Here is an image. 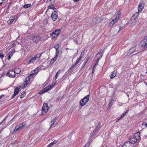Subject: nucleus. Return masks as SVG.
<instances>
[{
    "mask_svg": "<svg viewBox=\"0 0 147 147\" xmlns=\"http://www.w3.org/2000/svg\"><path fill=\"white\" fill-rule=\"evenodd\" d=\"M140 133L139 132H136L134 134L133 137L130 138V141L128 142L133 145L140 139Z\"/></svg>",
    "mask_w": 147,
    "mask_h": 147,
    "instance_id": "nucleus-1",
    "label": "nucleus"
},
{
    "mask_svg": "<svg viewBox=\"0 0 147 147\" xmlns=\"http://www.w3.org/2000/svg\"><path fill=\"white\" fill-rule=\"evenodd\" d=\"M61 32V30L58 29L55 30L54 31L50 34V36L52 39H54L59 35Z\"/></svg>",
    "mask_w": 147,
    "mask_h": 147,
    "instance_id": "nucleus-2",
    "label": "nucleus"
},
{
    "mask_svg": "<svg viewBox=\"0 0 147 147\" xmlns=\"http://www.w3.org/2000/svg\"><path fill=\"white\" fill-rule=\"evenodd\" d=\"M90 96L87 95L84 97L80 101V104L81 106H83L86 105L89 100Z\"/></svg>",
    "mask_w": 147,
    "mask_h": 147,
    "instance_id": "nucleus-3",
    "label": "nucleus"
},
{
    "mask_svg": "<svg viewBox=\"0 0 147 147\" xmlns=\"http://www.w3.org/2000/svg\"><path fill=\"white\" fill-rule=\"evenodd\" d=\"M140 43L142 48L144 49L147 48V36L145 37L141 40Z\"/></svg>",
    "mask_w": 147,
    "mask_h": 147,
    "instance_id": "nucleus-4",
    "label": "nucleus"
},
{
    "mask_svg": "<svg viewBox=\"0 0 147 147\" xmlns=\"http://www.w3.org/2000/svg\"><path fill=\"white\" fill-rule=\"evenodd\" d=\"M25 124L24 122H23L20 125H17L15 127L13 131L15 132H17L20 131L24 127Z\"/></svg>",
    "mask_w": 147,
    "mask_h": 147,
    "instance_id": "nucleus-5",
    "label": "nucleus"
},
{
    "mask_svg": "<svg viewBox=\"0 0 147 147\" xmlns=\"http://www.w3.org/2000/svg\"><path fill=\"white\" fill-rule=\"evenodd\" d=\"M48 108L49 107L47 104V103H44L43 104L42 109V115H45L47 112Z\"/></svg>",
    "mask_w": 147,
    "mask_h": 147,
    "instance_id": "nucleus-6",
    "label": "nucleus"
},
{
    "mask_svg": "<svg viewBox=\"0 0 147 147\" xmlns=\"http://www.w3.org/2000/svg\"><path fill=\"white\" fill-rule=\"evenodd\" d=\"M102 19L100 17H94L92 20V24H98L102 22Z\"/></svg>",
    "mask_w": 147,
    "mask_h": 147,
    "instance_id": "nucleus-7",
    "label": "nucleus"
},
{
    "mask_svg": "<svg viewBox=\"0 0 147 147\" xmlns=\"http://www.w3.org/2000/svg\"><path fill=\"white\" fill-rule=\"evenodd\" d=\"M139 12L138 11L135 13L131 18V20L132 21V22L134 23V24H133L134 25H135L136 23V19L138 18Z\"/></svg>",
    "mask_w": 147,
    "mask_h": 147,
    "instance_id": "nucleus-8",
    "label": "nucleus"
},
{
    "mask_svg": "<svg viewBox=\"0 0 147 147\" xmlns=\"http://www.w3.org/2000/svg\"><path fill=\"white\" fill-rule=\"evenodd\" d=\"M51 17L52 20L54 21H55L57 20L58 18V13L57 11H53L51 14Z\"/></svg>",
    "mask_w": 147,
    "mask_h": 147,
    "instance_id": "nucleus-9",
    "label": "nucleus"
},
{
    "mask_svg": "<svg viewBox=\"0 0 147 147\" xmlns=\"http://www.w3.org/2000/svg\"><path fill=\"white\" fill-rule=\"evenodd\" d=\"M32 40L34 42L37 43L41 40V38L40 36H34L32 38Z\"/></svg>",
    "mask_w": 147,
    "mask_h": 147,
    "instance_id": "nucleus-10",
    "label": "nucleus"
},
{
    "mask_svg": "<svg viewBox=\"0 0 147 147\" xmlns=\"http://www.w3.org/2000/svg\"><path fill=\"white\" fill-rule=\"evenodd\" d=\"M7 75L11 78H14L15 76V74L14 71L13 70H10L7 74Z\"/></svg>",
    "mask_w": 147,
    "mask_h": 147,
    "instance_id": "nucleus-11",
    "label": "nucleus"
},
{
    "mask_svg": "<svg viewBox=\"0 0 147 147\" xmlns=\"http://www.w3.org/2000/svg\"><path fill=\"white\" fill-rule=\"evenodd\" d=\"M57 119V118L56 117L51 120V123L52 124L50 127V128L54 127L55 125L57 124V123L56 122V121Z\"/></svg>",
    "mask_w": 147,
    "mask_h": 147,
    "instance_id": "nucleus-12",
    "label": "nucleus"
},
{
    "mask_svg": "<svg viewBox=\"0 0 147 147\" xmlns=\"http://www.w3.org/2000/svg\"><path fill=\"white\" fill-rule=\"evenodd\" d=\"M122 147H135V146L129 142H126L123 145Z\"/></svg>",
    "mask_w": 147,
    "mask_h": 147,
    "instance_id": "nucleus-13",
    "label": "nucleus"
},
{
    "mask_svg": "<svg viewBox=\"0 0 147 147\" xmlns=\"http://www.w3.org/2000/svg\"><path fill=\"white\" fill-rule=\"evenodd\" d=\"M121 14V12L120 11H117L115 13V18L113 19L115 20H116L117 22L118 21V20H119L120 16Z\"/></svg>",
    "mask_w": 147,
    "mask_h": 147,
    "instance_id": "nucleus-14",
    "label": "nucleus"
},
{
    "mask_svg": "<svg viewBox=\"0 0 147 147\" xmlns=\"http://www.w3.org/2000/svg\"><path fill=\"white\" fill-rule=\"evenodd\" d=\"M30 76L26 77L25 79L24 83V87L26 86L28 84V83L29 82L30 78Z\"/></svg>",
    "mask_w": 147,
    "mask_h": 147,
    "instance_id": "nucleus-15",
    "label": "nucleus"
},
{
    "mask_svg": "<svg viewBox=\"0 0 147 147\" xmlns=\"http://www.w3.org/2000/svg\"><path fill=\"white\" fill-rule=\"evenodd\" d=\"M53 88V87L51 86V85H49L45 88L43 90L45 92H47L48 91L51 90Z\"/></svg>",
    "mask_w": 147,
    "mask_h": 147,
    "instance_id": "nucleus-16",
    "label": "nucleus"
},
{
    "mask_svg": "<svg viewBox=\"0 0 147 147\" xmlns=\"http://www.w3.org/2000/svg\"><path fill=\"white\" fill-rule=\"evenodd\" d=\"M117 72L115 71H114L112 72L110 75V77L111 78H114L117 74Z\"/></svg>",
    "mask_w": 147,
    "mask_h": 147,
    "instance_id": "nucleus-17",
    "label": "nucleus"
},
{
    "mask_svg": "<svg viewBox=\"0 0 147 147\" xmlns=\"http://www.w3.org/2000/svg\"><path fill=\"white\" fill-rule=\"evenodd\" d=\"M57 140H55L52 142L50 143L47 146V147H51L55 144L57 143Z\"/></svg>",
    "mask_w": 147,
    "mask_h": 147,
    "instance_id": "nucleus-18",
    "label": "nucleus"
},
{
    "mask_svg": "<svg viewBox=\"0 0 147 147\" xmlns=\"http://www.w3.org/2000/svg\"><path fill=\"white\" fill-rule=\"evenodd\" d=\"M20 87H17L14 89V94L16 95L19 92Z\"/></svg>",
    "mask_w": 147,
    "mask_h": 147,
    "instance_id": "nucleus-19",
    "label": "nucleus"
},
{
    "mask_svg": "<svg viewBox=\"0 0 147 147\" xmlns=\"http://www.w3.org/2000/svg\"><path fill=\"white\" fill-rule=\"evenodd\" d=\"M14 71L15 74H20L21 72L20 69V68H17L15 69L14 71Z\"/></svg>",
    "mask_w": 147,
    "mask_h": 147,
    "instance_id": "nucleus-20",
    "label": "nucleus"
},
{
    "mask_svg": "<svg viewBox=\"0 0 147 147\" xmlns=\"http://www.w3.org/2000/svg\"><path fill=\"white\" fill-rule=\"evenodd\" d=\"M36 59V57H33L28 62V64H29L31 63H33L34 61Z\"/></svg>",
    "mask_w": 147,
    "mask_h": 147,
    "instance_id": "nucleus-21",
    "label": "nucleus"
},
{
    "mask_svg": "<svg viewBox=\"0 0 147 147\" xmlns=\"http://www.w3.org/2000/svg\"><path fill=\"white\" fill-rule=\"evenodd\" d=\"M48 8L49 9H52L53 10L56 9L54 5L51 3H50V5L48 6Z\"/></svg>",
    "mask_w": 147,
    "mask_h": 147,
    "instance_id": "nucleus-22",
    "label": "nucleus"
},
{
    "mask_svg": "<svg viewBox=\"0 0 147 147\" xmlns=\"http://www.w3.org/2000/svg\"><path fill=\"white\" fill-rule=\"evenodd\" d=\"M143 8V7L142 6L141 4H140L138 7V11L140 12H141L142 9Z\"/></svg>",
    "mask_w": 147,
    "mask_h": 147,
    "instance_id": "nucleus-23",
    "label": "nucleus"
},
{
    "mask_svg": "<svg viewBox=\"0 0 147 147\" xmlns=\"http://www.w3.org/2000/svg\"><path fill=\"white\" fill-rule=\"evenodd\" d=\"M97 132V131L94 130L93 132L91 133L90 136V138H93V137L94 136L96 135V133Z\"/></svg>",
    "mask_w": 147,
    "mask_h": 147,
    "instance_id": "nucleus-24",
    "label": "nucleus"
},
{
    "mask_svg": "<svg viewBox=\"0 0 147 147\" xmlns=\"http://www.w3.org/2000/svg\"><path fill=\"white\" fill-rule=\"evenodd\" d=\"M136 49V48L135 47H134L131 48L129 51V52L130 53H132L134 52Z\"/></svg>",
    "mask_w": 147,
    "mask_h": 147,
    "instance_id": "nucleus-25",
    "label": "nucleus"
},
{
    "mask_svg": "<svg viewBox=\"0 0 147 147\" xmlns=\"http://www.w3.org/2000/svg\"><path fill=\"white\" fill-rule=\"evenodd\" d=\"M117 22V21H116V20L115 21V20L113 19L110 23L109 26H113Z\"/></svg>",
    "mask_w": 147,
    "mask_h": 147,
    "instance_id": "nucleus-26",
    "label": "nucleus"
},
{
    "mask_svg": "<svg viewBox=\"0 0 147 147\" xmlns=\"http://www.w3.org/2000/svg\"><path fill=\"white\" fill-rule=\"evenodd\" d=\"M57 58L55 57H54L50 61V65H51V64H53V63H54L57 60Z\"/></svg>",
    "mask_w": 147,
    "mask_h": 147,
    "instance_id": "nucleus-27",
    "label": "nucleus"
},
{
    "mask_svg": "<svg viewBox=\"0 0 147 147\" xmlns=\"http://www.w3.org/2000/svg\"><path fill=\"white\" fill-rule=\"evenodd\" d=\"M103 53H102L101 52H98V53L97 54L96 56H97V57L98 56V55H100V56L98 57V61L99 59L101 58L102 56Z\"/></svg>",
    "mask_w": 147,
    "mask_h": 147,
    "instance_id": "nucleus-28",
    "label": "nucleus"
},
{
    "mask_svg": "<svg viewBox=\"0 0 147 147\" xmlns=\"http://www.w3.org/2000/svg\"><path fill=\"white\" fill-rule=\"evenodd\" d=\"M15 19V17H12V18L11 19H10L7 22L8 23V24H9H9H10L12 22L13 20Z\"/></svg>",
    "mask_w": 147,
    "mask_h": 147,
    "instance_id": "nucleus-29",
    "label": "nucleus"
},
{
    "mask_svg": "<svg viewBox=\"0 0 147 147\" xmlns=\"http://www.w3.org/2000/svg\"><path fill=\"white\" fill-rule=\"evenodd\" d=\"M76 65L74 64V65H73L72 66H71V67L69 68V69L68 70V71L69 72H70L74 68L76 67Z\"/></svg>",
    "mask_w": 147,
    "mask_h": 147,
    "instance_id": "nucleus-30",
    "label": "nucleus"
},
{
    "mask_svg": "<svg viewBox=\"0 0 147 147\" xmlns=\"http://www.w3.org/2000/svg\"><path fill=\"white\" fill-rule=\"evenodd\" d=\"M82 58V56H80L76 60V62L75 63V64H76V65L78 63L80 62V60Z\"/></svg>",
    "mask_w": 147,
    "mask_h": 147,
    "instance_id": "nucleus-31",
    "label": "nucleus"
},
{
    "mask_svg": "<svg viewBox=\"0 0 147 147\" xmlns=\"http://www.w3.org/2000/svg\"><path fill=\"white\" fill-rule=\"evenodd\" d=\"M113 103V101L112 99L111 100L108 104V106L109 108L111 107L112 106Z\"/></svg>",
    "mask_w": 147,
    "mask_h": 147,
    "instance_id": "nucleus-32",
    "label": "nucleus"
},
{
    "mask_svg": "<svg viewBox=\"0 0 147 147\" xmlns=\"http://www.w3.org/2000/svg\"><path fill=\"white\" fill-rule=\"evenodd\" d=\"M4 57V55L3 54V53L2 52V51H0V57L3 59Z\"/></svg>",
    "mask_w": 147,
    "mask_h": 147,
    "instance_id": "nucleus-33",
    "label": "nucleus"
},
{
    "mask_svg": "<svg viewBox=\"0 0 147 147\" xmlns=\"http://www.w3.org/2000/svg\"><path fill=\"white\" fill-rule=\"evenodd\" d=\"M100 124L99 123L95 128V130L97 131L98 132V131L99 129L100 128Z\"/></svg>",
    "mask_w": 147,
    "mask_h": 147,
    "instance_id": "nucleus-34",
    "label": "nucleus"
},
{
    "mask_svg": "<svg viewBox=\"0 0 147 147\" xmlns=\"http://www.w3.org/2000/svg\"><path fill=\"white\" fill-rule=\"evenodd\" d=\"M31 6V4H27L24 5L23 6V7L24 8H27L30 7Z\"/></svg>",
    "mask_w": 147,
    "mask_h": 147,
    "instance_id": "nucleus-35",
    "label": "nucleus"
},
{
    "mask_svg": "<svg viewBox=\"0 0 147 147\" xmlns=\"http://www.w3.org/2000/svg\"><path fill=\"white\" fill-rule=\"evenodd\" d=\"M26 95V93L24 91L20 95V98H22L24 97Z\"/></svg>",
    "mask_w": 147,
    "mask_h": 147,
    "instance_id": "nucleus-36",
    "label": "nucleus"
},
{
    "mask_svg": "<svg viewBox=\"0 0 147 147\" xmlns=\"http://www.w3.org/2000/svg\"><path fill=\"white\" fill-rule=\"evenodd\" d=\"M89 59V58H88L86 59H85V61L84 62L83 65H84V66L86 64V63H87V62L88 61V60Z\"/></svg>",
    "mask_w": 147,
    "mask_h": 147,
    "instance_id": "nucleus-37",
    "label": "nucleus"
},
{
    "mask_svg": "<svg viewBox=\"0 0 147 147\" xmlns=\"http://www.w3.org/2000/svg\"><path fill=\"white\" fill-rule=\"evenodd\" d=\"M36 73L35 71L34 70L32 71L31 72V74L30 75V77H32L33 75H34Z\"/></svg>",
    "mask_w": 147,
    "mask_h": 147,
    "instance_id": "nucleus-38",
    "label": "nucleus"
},
{
    "mask_svg": "<svg viewBox=\"0 0 147 147\" xmlns=\"http://www.w3.org/2000/svg\"><path fill=\"white\" fill-rule=\"evenodd\" d=\"M146 121L143 122L142 124V125L145 126L147 127V119L146 120Z\"/></svg>",
    "mask_w": 147,
    "mask_h": 147,
    "instance_id": "nucleus-39",
    "label": "nucleus"
},
{
    "mask_svg": "<svg viewBox=\"0 0 147 147\" xmlns=\"http://www.w3.org/2000/svg\"><path fill=\"white\" fill-rule=\"evenodd\" d=\"M128 111L127 110L122 115H121V117L120 118V119H121L127 113V112Z\"/></svg>",
    "mask_w": 147,
    "mask_h": 147,
    "instance_id": "nucleus-40",
    "label": "nucleus"
},
{
    "mask_svg": "<svg viewBox=\"0 0 147 147\" xmlns=\"http://www.w3.org/2000/svg\"><path fill=\"white\" fill-rule=\"evenodd\" d=\"M42 53H41V54L40 53H38L37 54V55H36L34 57H35L36 58H39L40 57L41 54Z\"/></svg>",
    "mask_w": 147,
    "mask_h": 147,
    "instance_id": "nucleus-41",
    "label": "nucleus"
},
{
    "mask_svg": "<svg viewBox=\"0 0 147 147\" xmlns=\"http://www.w3.org/2000/svg\"><path fill=\"white\" fill-rule=\"evenodd\" d=\"M60 72V70H59L57 72L56 75H55V80H56L58 78V74Z\"/></svg>",
    "mask_w": 147,
    "mask_h": 147,
    "instance_id": "nucleus-42",
    "label": "nucleus"
},
{
    "mask_svg": "<svg viewBox=\"0 0 147 147\" xmlns=\"http://www.w3.org/2000/svg\"><path fill=\"white\" fill-rule=\"evenodd\" d=\"M54 47L55 49H58L59 48V46L57 44L55 45Z\"/></svg>",
    "mask_w": 147,
    "mask_h": 147,
    "instance_id": "nucleus-43",
    "label": "nucleus"
},
{
    "mask_svg": "<svg viewBox=\"0 0 147 147\" xmlns=\"http://www.w3.org/2000/svg\"><path fill=\"white\" fill-rule=\"evenodd\" d=\"M45 92L44 91L43 89L41 90V91H40L39 92V93L40 94H42L43 93Z\"/></svg>",
    "mask_w": 147,
    "mask_h": 147,
    "instance_id": "nucleus-44",
    "label": "nucleus"
},
{
    "mask_svg": "<svg viewBox=\"0 0 147 147\" xmlns=\"http://www.w3.org/2000/svg\"><path fill=\"white\" fill-rule=\"evenodd\" d=\"M59 53H56L55 56V57H56L57 58V57H58V56L59 55Z\"/></svg>",
    "mask_w": 147,
    "mask_h": 147,
    "instance_id": "nucleus-45",
    "label": "nucleus"
},
{
    "mask_svg": "<svg viewBox=\"0 0 147 147\" xmlns=\"http://www.w3.org/2000/svg\"><path fill=\"white\" fill-rule=\"evenodd\" d=\"M90 144L89 143H87L86 145L83 147H88L89 146Z\"/></svg>",
    "mask_w": 147,
    "mask_h": 147,
    "instance_id": "nucleus-46",
    "label": "nucleus"
},
{
    "mask_svg": "<svg viewBox=\"0 0 147 147\" xmlns=\"http://www.w3.org/2000/svg\"><path fill=\"white\" fill-rule=\"evenodd\" d=\"M38 69H39L38 68H36L35 69H34V71H35V72L36 73L38 71Z\"/></svg>",
    "mask_w": 147,
    "mask_h": 147,
    "instance_id": "nucleus-47",
    "label": "nucleus"
},
{
    "mask_svg": "<svg viewBox=\"0 0 147 147\" xmlns=\"http://www.w3.org/2000/svg\"><path fill=\"white\" fill-rule=\"evenodd\" d=\"M5 95L4 94H2L0 96V99L2 98L3 97H4Z\"/></svg>",
    "mask_w": 147,
    "mask_h": 147,
    "instance_id": "nucleus-48",
    "label": "nucleus"
},
{
    "mask_svg": "<svg viewBox=\"0 0 147 147\" xmlns=\"http://www.w3.org/2000/svg\"><path fill=\"white\" fill-rule=\"evenodd\" d=\"M16 95V94L13 93V94L11 96V98L13 99Z\"/></svg>",
    "mask_w": 147,
    "mask_h": 147,
    "instance_id": "nucleus-49",
    "label": "nucleus"
},
{
    "mask_svg": "<svg viewBox=\"0 0 147 147\" xmlns=\"http://www.w3.org/2000/svg\"><path fill=\"white\" fill-rule=\"evenodd\" d=\"M9 55H10V56L11 57L13 56V53H10L9 52Z\"/></svg>",
    "mask_w": 147,
    "mask_h": 147,
    "instance_id": "nucleus-50",
    "label": "nucleus"
},
{
    "mask_svg": "<svg viewBox=\"0 0 147 147\" xmlns=\"http://www.w3.org/2000/svg\"><path fill=\"white\" fill-rule=\"evenodd\" d=\"M15 52V50H12V51H10V53H12L13 54V53H14V52Z\"/></svg>",
    "mask_w": 147,
    "mask_h": 147,
    "instance_id": "nucleus-51",
    "label": "nucleus"
},
{
    "mask_svg": "<svg viewBox=\"0 0 147 147\" xmlns=\"http://www.w3.org/2000/svg\"><path fill=\"white\" fill-rule=\"evenodd\" d=\"M144 138H145V139H147V135H144Z\"/></svg>",
    "mask_w": 147,
    "mask_h": 147,
    "instance_id": "nucleus-52",
    "label": "nucleus"
},
{
    "mask_svg": "<svg viewBox=\"0 0 147 147\" xmlns=\"http://www.w3.org/2000/svg\"><path fill=\"white\" fill-rule=\"evenodd\" d=\"M56 53H59V50L58 49H56Z\"/></svg>",
    "mask_w": 147,
    "mask_h": 147,
    "instance_id": "nucleus-53",
    "label": "nucleus"
},
{
    "mask_svg": "<svg viewBox=\"0 0 147 147\" xmlns=\"http://www.w3.org/2000/svg\"><path fill=\"white\" fill-rule=\"evenodd\" d=\"M11 58V57L10 56V55H9L8 56V59L9 60Z\"/></svg>",
    "mask_w": 147,
    "mask_h": 147,
    "instance_id": "nucleus-54",
    "label": "nucleus"
},
{
    "mask_svg": "<svg viewBox=\"0 0 147 147\" xmlns=\"http://www.w3.org/2000/svg\"><path fill=\"white\" fill-rule=\"evenodd\" d=\"M98 63H96L94 65V67H96V65H97Z\"/></svg>",
    "mask_w": 147,
    "mask_h": 147,
    "instance_id": "nucleus-55",
    "label": "nucleus"
},
{
    "mask_svg": "<svg viewBox=\"0 0 147 147\" xmlns=\"http://www.w3.org/2000/svg\"><path fill=\"white\" fill-rule=\"evenodd\" d=\"M52 0H47L46 2H50Z\"/></svg>",
    "mask_w": 147,
    "mask_h": 147,
    "instance_id": "nucleus-56",
    "label": "nucleus"
},
{
    "mask_svg": "<svg viewBox=\"0 0 147 147\" xmlns=\"http://www.w3.org/2000/svg\"><path fill=\"white\" fill-rule=\"evenodd\" d=\"M9 7H10V5H9L8 6V7H7V10L9 9Z\"/></svg>",
    "mask_w": 147,
    "mask_h": 147,
    "instance_id": "nucleus-57",
    "label": "nucleus"
},
{
    "mask_svg": "<svg viewBox=\"0 0 147 147\" xmlns=\"http://www.w3.org/2000/svg\"><path fill=\"white\" fill-rule=\"evenodd\" d=\"M94 70H92V75L94 74Z\"/></svg>",
    "mask_w": 147,
    "mask_h": 147,
    "instance_id": "nucleus-58",
    "label": "nucleus"
},
{
    "mask_svg": "<svg viewBox=\"0 0 147 147\" xmlns=\"http://www.w3.org/2000/svg\"><path fill=\"white\" fill-rule=\"evenodd\" d=\"M78 1V0H74V1L75 2H77Z\"/></svg>",
    "mask_w": 147,
    "mask_h": 147,
    "instance_id": "nucleus-59",
    "label": "nucleus"
},
{
    "mask_svg": "<svg viewBox=\"0 0 147 147\" xmlns=\"http://www.w3.org/2000/svg\"><path fill=\"white\" fill-rule=\"evenodd\" d=\"M95 68L96 67H93V68L92 70L95 71Z\"/></svg>",
    "mask_w": 147,
    "mask_h": 147,
    "instance_id": "nucleus-60",
    "label": "nucleus"
},
{
    "mask_svg": "<svg viewBox=\"0 0 147 147\" xmlns=\"http://www.w3.org/2000/svg\"><path fill=\"white\" fill-rule=\"evenodd\" d=\"M121 119L119 118V119H118L117 121H116V122H118Z\"/></svg>",
    "mask_w": 147,
    "mask_h": 147,
    "instance_id": "nucleus-61",
    "label": "nucleus"
},
{
    "mask_svg": "<svg viewBox=\"0 0 147 147\" xmlns=\"http://www.w3.org/2000/svg\"><path fill=\"white\" fill-rule=\"evenodd\" d=\"M14 45V44H13L11 46V47H13Z\"/></svg>",
    "mask_w": 147,
    "mask_h": 147,
    "instance_id": "nucleus-62",
    "label": "nucleus"
},
{
    "mask_svg": "<svg viewBox=\"0 0 147 147\" xmlns=\"http://www.w3.org/2000/svg\"><path fill=\"white\" fill-rule=\"evenodd\" d=\"M3 2H1L0 3V5H1V4H2L3 3Z\"/></svg>",
    "mask_w": 147,
    "mask_h": 147,
    "instance_id": "nucleus-63",
    "label": "nucleus"
},
{
    "mask_svg": "<svg viewBox=\"0 0 147 147\" xmlns=\"http://www.w3.org/2000/svg\"><path fill=\"white\" fill-rule=\"evenodd\" d=\"M2 131V129H0V134L1 133V131Z\"/></svg>",
    "mask_w": 147,
    "mask_h": 147,
    "instance_id": "nucleus-64",
    "label": "nucleus"
}]
</instances>
